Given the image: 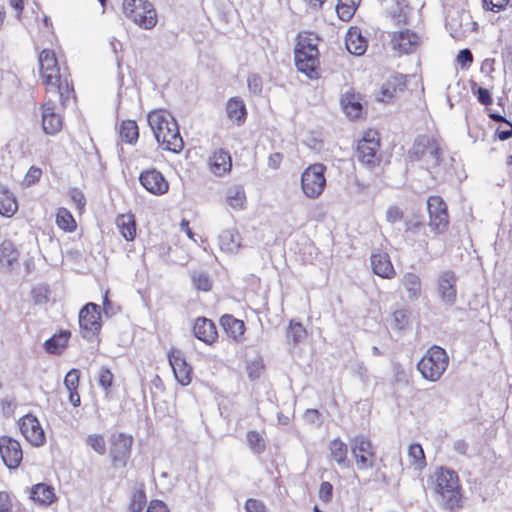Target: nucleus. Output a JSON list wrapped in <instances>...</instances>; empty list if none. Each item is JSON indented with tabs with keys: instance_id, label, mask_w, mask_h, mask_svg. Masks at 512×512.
<instances>
[{
	"instance_id": "nucleus-1",
	"label": "nucleus",
	"mask_w": 512,
	"mask_h": 512,
	"mask_svg": "<svg viewBox=\"0 0 512 512\" xmlns=\"http://www.w3.org/2000/svg\"><path fill=\"white\" fill-rule=\"evenodd\" d=\"M148 124L153 131L157 143L163 150L180 153L184 141L179 126L172 114L166 110H154L147 116Z\"/></svg>"
},
{
	"instance_id": "nucleus-2",
	"label": "nucleus",
	"mask_w": 512,
	"mask_h": 512,
	"mask_svg": "<svg viewBox=\"0 0 512 512\" xmlns=\"http://www.w3.org/2000/svg\"><path fill=\"white\" fill-rule=\"evenodd\" d=\"M434 491L441 498L446 510L456 511L464 506V494L458 474L447 467H439L434 473Z\"/></svg>"
},
{
	"instance_id": "nucleus-3",
	"label": "nucleus",
	"mask_w": 512,
	"mask_h": 512,
	"mask_svg": "<svg viewBox=\"0 0 512 512\" xmlns=\"http://www.w3.org/2000/svg\"><path fill=\"white\" fill-rule=\"evenodd\" d=\"M410 158L430 173H439L443 162L441 143L432 136L418 135L409 151Z\"/></svg>"
},
{
	"instance_id": "nucleus-4",
	"label": "nucleus",
	"mask_w": 512,
	"mask_h": 512,
	"mask_svg": "<svg viewBox=\"0 0 512 512\" xmlns=\"http://www.w3.org/2000/svg\"><path fill=\"white\" fill-rule=\"evenodd\" d=\"M318 37L312 33L299 34L294 50L297 69L310 79L317 78L319 66Z\"/></svg>"
},
{
	"instance_id": "nucleus-5",
	"label": "nucleus",
	"mask_w": 512,
	"mask_h": 512,
	"mask_svg": "<svg viewBox=\"0 0 512 512\" xmlns=\"http://www.w3.org/2000/svg\"><path fill=\"white\" fill-rule=\"evenodd\" d=\"M40 73L47 92L58 95L62 105H65L69 97V86L67 83L61 82L59 67L55 53L51 50L44 49L39 55Z\"/></svg>"
},
{
	"instance_id": "nucleus-6",
	"label": "nucleus",
	"mask_w": 512,
	"mask_h": 512,
	"mask_svg": "<svg viewBox=\"0 0 512 512\" xmlns=\"http://www.w3.org/2000/svg\"><path fill=\"white\" fill-rule=\"evenodd\" d=\"M449 365V357L440 346H431L417 364L421 375L431 382L438 381Z\"/></svg>"
},
{
	"instance_id": "nucleus-7",
	"label": "nucleus",
	"mask_w": 512,
	"mask_h": 512,
	"mask_svg": "<svg viewBox=\"0 0 512 512\" xmlns=\"http://www.w3.org/2000/svg\"><path fill=\"white\" fill-rule=\"evenodd\" d=\"M134 438L123 432L113 433L109 437V456L115 469L125 468L132 453Z\"/></svg>"
},
{
	"instance_id": "nucleus-8",
	"label": "nucleus",
	"mask_w": 512,
	"mask_h": 512,
	"mask_svg": "<svg viewBox=\"0 0 512 512\" xmlns=\"http://www.w3.org/2000/svg\"><path fill=\"white\" fill-rule=\"evenodd\" d=\"M326 166L315 163L308 166L301 175V188L305 196L310 199L318 198L326 187Z\"/></svg>"
},
{
	"instance_id": "nucleus-9",
	"label": "nucleus",
	"mask_w": 512,
	"mask_h": 512,
	"mask_svg": "<svg viewBox=\"0 0 512 512\" xmlns=\"http://www.w3.org/2000/svg\"><path fill=\"white\" fill-rule=\"evenodd\" d=\"M351 453L360 471L371 469L376 460V449L371 439L366 435H357L350 441Z\"/></svg>"
},
{
	"instance_id": "nucleus-10",
	"label": "nucleus",
	"mask_w": 512,
	"mask_h": 512,
	"mask_svg": "<svg viewBox=\"0 0 512 512\" xmlns=\"http://www.w3.org/2000/svg\"><path fill=\"white\" fill-rule=\"evenodd\" d=\"M379 147L377 133L369 131L358 142L355 157L361 164L372 170L380 164Z\"/></svg>"
},
{
	"instance_id": "nucleus-11",
	"label": "nucleus",
	"mask_w": 512,
	"mask_h": 512,
	"mask_svg": "<svg viewBox=\"0 0 512 512\" xmlns=\"http://www.w3.org/2000/svg\"><path fill=\"white\" fill-rule=\"evenodd\" d=\"M79 327L84 339L92 340L98 336L102 327L101 311L98 305L88 303L80 310Z\"/></svg>"
},
{
	"instance_id": "nucleus-12",
	"label": "nucleus",
	"mask_w": 512,
	"mask_h": 512,
	"mask_svg": "<svg viewBox=\"0 0 512 512\" xmlns=\"http://www.w3.org/2000/svg\"><path fill=\"white\" fill-rule=\"evenodd\" d=\"M21 434L32 446L40 447L46 442V435L39 420L33 414H26L18 420Z\"/></svg>"
},
{
	"instance_id": "nucleus-13",
	"label": "nucleus",
	"mask_w": 512,
	"mask_h": 512,
	"mask_svg": "<svg viewBox=\"0 0 512 512\" xmlns=\"http://www.w3.org/2000/svg\"><path fill=\"white\" fill-rule=\"evenodd\" d=\"M429 226L436 233L444 232L449 224L447 206L439 196H430L427 200Z\"/></svg>"
},
{
	"instance_id": "nucleus-14",
	"label": "nucleus",
	"mask_w": 512,
	"mask_h": 512,
	"mask_svg": "<svg viewBox=\"0 0 512 512\" xmlns=\"http://www.w3.org/2000/svg\"><path fill=\"white\" fill-rule=\"evenodd\" d=\"M175 379L182 386H188L193 379V369L187 362L183 352L172 347L167 354Z\"/></svg>"
},
{
	"instance_id": "nucleus-15",
	"label": "nucleus",
	"mask_w": 512,
	"mask_h": 512,
	"mask_svg": "<svg viewBox=\"0 0 512 512\" xmlns=\"http://www.w3.org/2000/svg\"><path fill=\"white\" fill-rule=\"evenodd\" d=\"M0 455L4 464L9 469L17 468L23 458V452L20 443L9 436L0 437Z\"/></svg>"
},
{
	"instance_id": "nucleus-16",
	"label": "nucleus",
	"mask_w": 512,
	"mask_h": 512,
	"mask_svg": "<svg viewBox=\"0 0 512 512\" xmlns=\"http://www.w3.org/2000/svg\"><path fill=\"white\" fill-rule=\"evenodd\" d=\"M140 184L153 195H163L169 190V183L161 172L148 169L139 175Z\"/></svg>"
},
{
	"instance_id": "nucleus-17",
	"label": "nucleus",
	"mask_w": 512,
	"mask_h": 512,
	"mask_svg": "<svg viewBox=\"0 0 512 512\" xmlns=\"http://www.w3.org/2000/svg\"><path fill=\"white\" fill-rule=\"evenodd\" d=\"M41 118L42 129L46 134L55 135L62 129V117L50 99L41 105Z\"/></svg>"
},
{
	"instance_id": "nucleus-18",
	"label": "nucleus",
	"mask_w": 512,
	"mask_h": 512,
	"mask_svg": "<svg viewBox=\"0 0 512 512\" xmlns=\"http://www.w3.org/2000/svg\"><path fill=\"white\" fill-rule=\"evenodd\" d=\"M327 459L341 468L349 466V445L341 438L335 437L328 442Z\"/></svg>"
},
{
	"instance_id": "nucleus-19",
	"label": "nucleus",
	"mask_w": 512,
	"mask_h": 512,
	"mask_svg": "<svg viewBox=\"0 0 512 512\" xmlns=\"http://www.w3.org/2000/svg\"><path fill=\"white\" fill-rule=\"evenodd\" d=\"M194 336L207 345L214 344L218 339V332L215 323L206 318L198 317L193 325Z\"/></svg>"
},
{
	"instance_id": "nucleus-20",
	"label": "nucleus",
	"mask_w": 512,
	"mask_h": 512,
	"mask_svg": "<svg viewBox=\"0 0 512 512\" xmlns=\"http://www.w3.org/2000/svg\"><path fill=\"white\" fill-rule=\"evenodd\" d=\"M471 25V16L468 11L448 10L446 15V26L451 30L453 37L465 32Z\"/></svg>"
},
{
	"instance_id": "nucleus-21",
	"label": "nucleus",
	"mask_w": 512,
	"mask_h": 512,
	"mask_svg": "<svg viewBox=\"0 0 512 512\" xmlns=\"http://www.w3.org/2000/svg\"><path fill=\"white\" fill-rule=\"evenodd\" d=\"M220 325L225 334L234 342L244 341L246 326L243 320L237 319L231 314H224L220 317Z\"/></svg>"
},
{
	"instance_id": "nucleus-22",
	"label": "nucleus",
	"mask_w": 512,
	"mask_h": 512,
	"mask_svg": "<svg viewBox=\"0 0 512 512\" xmlns=\"http://www.w3.org/2000/svg\"><path fill=\"white\" fill-rule=\"evenodd\" d=\"M392 44L393 48L399 52L412 53L418 48L420 37L410 30H404L394 35Z\"/></svg>"
},
{
	"instance_id": "nucleus-23",
	"label": "nucleus",
	"mask_w": 512,
	"mask_h": 512,
	"mask_svg": "<svg viewBox=\"0 0 512 512\" xmlns=\"http://www.w3.org/2000/svg\"><path fill=\"white\" fill-rule=\"evenodd\" d=\"M128 18L144 29H152L157 24V13L151 2L135 10Z\"/></svg>"
},
{
	"instance_id": "nucleus-24",
	"label": "nucleus",
	"mask_w": 512,
	"mask_h": 512,
	"mask_svg": "<svg viewBox=\"0 0 512 512\" xmlns=\"http://www.w3.org/2000/svg\"><path fill=\"white\" fill-rule=\"evenodd\" d=\"M71 331L68 329H61L54 333L49 339H47L43 346L48 354L60 355L68 347L71 339Z\"/></svg>"
},
{
	"instance_id": "nucleus-25",
	"label": "nucleus",
	"mask_w": 512,
	"mask_h": 512,
	"mask_svg": "<svg viewBox=\"0 0 512 512\" xmlns=\"http://www.w3.org/2000/svg\"><path fill=\"white\" fill-rule=\"evenodd\" d=\"M345 45L349 53L360 56L367 50V40L358 27H351L345 36Z\"/></svg>"
},
{
	"instance_id": "nucleus-26",
	"label": "nucleus",
	"mask_w": 512,
	"mask_h": 512,
	"mask_svg": "<svg viewBox=\"0 0 512 512\" xmlns=\"http://www.w3.org/2000/svg\"><path fill=\"white\" fill-rule=\"evenodd\" d=\"M30 498L41 506H49L57 500L55 489L46 483H38L31 487Z\"/></svg>"
},
{
	"instance_id": "nucleus-27",
	"label": "nucleus",
	"mask_w": 512,
	"mask_h": 512,
	"mask_svg": "<svg viewBox=\"0 0 512 512\" xmlns=\"http://www.w3.org/2000/svg\"><path fill=\"white\" fill-rule=\"evenodd\" d=\"M371 267L373 272L382 278H392L395 270L387 253L377 252L371 255Z\"/></svg>"
},
{
	"instance_id": "nucleus-28",
	"label": "nucleus",
	"mask_w": 512,
	"mask_h": 512,
	"mask_svg": "<svg viewBox=\"0 0 512 512\" xmlns=\"http://www.w3.org/2000/svg\"><path fill=\"white\" fill-rule=\"evenodd\" d=\"M210 170L216 176H222L229 172L232 167V161L229 153L224 149L216 150L209 158Z\"/></svg>"
},
{
	"instance_id": "nucleus-29",
	"label": "nucleus",
	"mask_w": 512,
	"mask_h": 512,
	"mask_svg": "<svg viewBox=\"0 0 512 512\" xmlns=\"http://www.w3.org/2000/svg\"><path fill=\"white\" fill-rule=\"evenodd\" d=\"M227 117L238 126L242 125L246 120V106L244 101L239 97L230 98L226 104Z\"/></svg>"
},
{
	"instance_id": "nucleus-30",
	"label": "nucleus",
	"mask_w": 512,
	"mask_h": 512,
	"mask_svg": "<svg viewBox=\"0 0 512 512\" xmlns=\"http://www.w3.org/2000/svg\"><path fill=\"white\" fill-rule=\"evenodd\" d=\"M18 257L19 252L11 241L5 240L0 244V266L2 268L12 270L18 262Z\"/></svg>"
},
{
	"instance_id": "nucleus-31",
	"label": "nucleus",
	"mask_w": 512,
	"mask_h": 512,
	"mask_svg": "<svg viewBox=\"0 0 512 512\" xmlns=\"http://www.w3.org/2000/svg\"><path fill=\"white\" fill-rule=\"evenodd\" d=\"M18 210L16 197L9 189L0 184V214L5 217L13 216Z\"/></svg>"
},
{
	"instance_id": "nucleus-32",
	"label": "nucleus",
	"mask_w": 512,
	"mask_h": 512,
	"mask_svg": "<svg viewBox=\"0 0 512 512\" xmlns=\"http://www.w3.org/2000/svg\"><path fill=\"white\" fill-rule=\"evenodd\" d=\"M219 245L221 250L225 252H237L241 246L239 233L234 229L224 230L219 235Z\"/></svg>"
},
{
	"instance_id": "nucleus-33",
	"label": "nucleus",
	"mask_w": 512,
	"mask_h": 512,
	"mask_svg": "<svg viewBox=\"0 0 512 512\" xmlns=\"http://www.w3.org/2000/svg\"><path fill=\"white\" fill-rule=\"evenodd\" d=\"M341 105L349 118L357 119L360 117L363 107L359 96L347 92L341 98Z\"/></svg>"
},
{
	"instance_id": "nucleus-34",
	"label": "nucleus",
	"mask_w": 512,
	"mask_h": 512,
	"mask_svg": "<svg viewBox=\"0 0 512 512\" xmlns=\"http://www.w3.org/2000/svg\"><path fill=\"white\" fill-rule=\"evenodd\" d=\"M116 225L125 240L132 241L135 238L136 223L133 214L119 215L116 219Z\"/></svg>"
},
{
	"instance_id": "nucleus-35",
	"label": "nucleus",
	"mask_w": 512,
	"mask_h": 512,
	"mask_svg": "<svg viewBox=\"0 0 512 512\" xmlns=\"http://www.w3.org/2000/svg\"><path fill=\"white\" fill-rule=\"evenodd\" d=\"M407 454L410 466L413 467L414 470L422 471L427 466L424 450L419 443L410 444Z\"/></svg>"
},
{
	"instance_id": "nucleus-36",
	"label": "nucleus",
	"mask_w": 512,
	"mask_h": 512,
	"mask_svg": "<svg viewBox=\"0 0 512 512\" xmlns=\"http://www.w3.org/2000/svg\"><path fill=\"white\" fill-rule=\"evenodd\" d=\"M226 201L233 209H243L246 202L245 191L242 186L235 185L230 187L226 193Z\"/></svg>"
},
{
	"instance_id": "nucleus-37",
	"label": "nucleus",
	"mask_w": 512,
	"mask_h": 512,
	"mask_svg": "<svg viewBox=\"0 0 512 512\" xmlns=\"http://www.w3.org/2000/svg\"><path fill=\"white\" fill-rule=\"evenodd\" d=\"M120 136L123 141L132 144L139 137L137 123L133 120H125L120 125Z\"/></svg>"
},
{
	"instance_id": "nucleus-38",
	"label": "nucleus",
	"mask_w": 512,
	"mask_h": 512,
	"mask_svg": "<svg viewBox=\"0 0 512 512\" xmlns=\"http://www.w3.org/2000/svg\"><path fill=\"white\" fill-rule=\"evenodd\" d=\"M360 0H338L336 11L339 18L343 21L350 20L357 8Z\"/></svg>"
},
{
	"instance_id": "nucleus-39",
	"label": "nucleus",
	"mask_w": 512,
	"mask_h": 512,
	"mask_svg": "<svg viewBox=\"0 0 512 512\" xmlns=\"http://www.w3.org/2000/svg\"><path fill=\"white\" fill-rule=\"evenodd\" d=\"M247 444L250 450L255 454H262L266 449V442L261 433L250 430L246 434Z\"/></svg>"
},
{
	"instance_id": "nucleus-40",
	"label": "nucleus",
	"mask_w": 512,
	"mask_h": 512,
	"mask_svg": "<svg viewBox=\"0 0 512 512\" xmlns=\"http://www.w3.org/2000/svg\"><path fill=\"white\" fill-rule=\"evenodd\" d=\"M189 275L195 288H211L212 282L205 269L200 267L191 269Z\"/></svg>"
},
{
	"instance_id": "nucleus-41",
	"label": "nucleus",
	"mask_w": 512,
	"mask_h": 512,
	"mask_svg": "<svg viewBox=\"0 0 512 512\" xmlns=\"http://www.w3.org/2000/svg\"><path fill=\"white\" fill-rule=\"evenodd\" d=\"M86 444L97 454L104 455L107 452L106 440L102 434H89L85 440Z\"/></svg>"
},
{
	"instance_id": "nucleus-42",
	"label": "nucleus",
	"mask_w": 512,
	"mask_h": 512,
	"mask_svg": "<svg viewBox=\"0 0 512 512\" xmlns=\"http://www.w3.org/2000/svg\"><path fill=\"white\" fill-rule=\"evenodd\" d=\"M405 87V82L402 80V78L395 79V82H387L381 89V97L379 98L380 101H389L394 97V93L396 92L397 88L402 91Z\"/></svg>"
},
{
	"instance_id": "nucleus-43",
	"label": "nucleus",
	"mask_w": 512,
	"mask_h": 512,
	"mask_svg": "<svg viewBox=\"0 0 512 512\" xmlns=\"http://www.w3.org/2000/svg\"><path fill=\"white\" fill-rule=\"evenodd\" d=\"M458 277L453 270L447 269L439 273L437 283L438 288H455Z\"/></svg>"
},
{
	"instance_id": "nucleus-44",
	"label": "nucleus",
	"mask_w": 512,
	"mask_h": 512,
	"mask_svg": "<svg viewBox=\"0 0 512 512\" xmlns=\"http://www.w3.org/2000/svg\"><path fill=\"white\" fill-rule=\"evenodd\" d=\"M147 497L143 489L135 491L128 506V512H141L146 504Z\"/></svg>"
},
{
	"instance_id": "nucleus-45",
	"label": "nucleus",
	"mask_w": 512,
	"mask_h": 512,
	"mask_svg": "<svg viewBox=\"0 0 512 512\" xmlns=\"http://www.w3.org/2000/svg\"><path fill=\"white\" fill-rule=\"evenodd\" d=\"M307 335V331L305 327L299 322H290L289 329L287 331V338L293 341L294 343H298L305 339Z\"/></svg>"
},
{
	"instance_id": "nucleus-46",
	"label": "nucleus",
	"mask_w": 512,
	"mask_h": 512,
	"mask_svg": "<svg viewBox=\"0 0 512 512\" xmlns=\"http://www.w3.org/2000/svg\"><path fill=\"white\" fill-rule=\"evenodd\" d=\"M265 369L262 359H254L247 363L246 372L250 380H255L261 376Z\"/></svg>"
},
{
	"instance_id": "nucleus-47",
	"label": "nucleus",
	"mask_w": 512,
	"mask_h": 512,
	"mask_svg": "<svg viewBox=\"0 0 512 512\" xmlns=\"http://www.w3.org/2000/svg\"><path fill=\"white\" fill-rule=\"evenodd\" d=\"M114 381V375L112 371L107 367H101L98 371V383L99 385L108 392Z\"/></svg>"
},
{
	"instance_id": "nucleus-48",
	"label": "nucleus",
	"mask_w": 512,
	"mask_h": 512,
	"mask_svg": "<svg viewBox=\"0 0 512 512\" xmlns=\"http://www.w3.org/2000/svg\"><path fill=\"white\" fill-rule=\"evenodd\" d=\"M79 383H80V371L76 368L69 370L64 378V385H65L67 391L78 389Z\"/></svg>"
},
{
	"instance_id": "nucleus-49",
	"label": "nucleus",
	"mask_w": 512,
	"mask_h": 512,
	"mask_svg": "<svg viewBox=\"0 0 512 512\" xmlns=\"http://www.w3.org/2000/svg\"><path fill=\"white\" fill-rule=\"evenodd\" d=\"M248 89L255 95H260L263 89L262 78L257 74H249L247 77Z\"/></svg>"
},
{
	"instance_id": "nucleus-50",
	"label": "nucleus",
	"mask_w": 512,
	"mask_h": 512,
	"mask_svg": "<svg viewBox=\"0 0 512 512\" xmlns=\"http://www.w3.org/2000/svg\"><path fill=\"white\" fill-rule=\"evenodd\" d=\"M56 221L59 227L64 230H71L70 224H74L71 214L65 209L58 212Z\"/></svg>"
},
{
	"instance_id": "nucleus-51",
	"label": "nucleus",
	"mask_w": 512,
	"mask_h": 512,
	"mask_svg": "<svg viewBox=\"0 0 512 512\" xmlns=\"http://www.w3.org/2000/svg\"><path fill=\"white\" fill-rule=\"evenodd\" d=\"M148 0H124L123 1V12L128 17L135 10L140 9L143 5H145Z\"/></svg>"
},
{
	"instance_id": "nucleus-52",
	"label": "nucleus",
	"mask_w": 512,
	"mask_h": 512,
	"mask_svg": "<svg viewBox=\"0 0 512 512\" xmlns=\"http://www.w3.org/2000/svg\"><path fill=\"white\" fill-rule=\"evenodd\" d=\"M17 407V402L14 397L4 398L0 401L1 412L5 416H11L14 414Z\"/></svg>"
},
{
	"instance_id": "nucleus-53",
	"label": "nucleus",
	"mask_w": 512,
	"mask_h": 512,
	"mask_svg": "<svg viewBox=\"0 0 512 512\" xmlns=\"http://www.w3.org/2000/svg\"><path fill=\"white\" fill-rule=\"evenodd\" d=\"M246 512H269L265 504L257 499L249 498L245 502Z\"/></svg>"
},
{
	"instance_id": "nucleus-54",
	"label": "nucleus",
	"mask_w": 512,
	"mask_h": 512,
	"mask_svg": "<svg viewBox=\"0 0 512 512\" xmlns=\"http://www.w3.org/2000/svg\"><path fill=\"white\" fill-rule=\"evenodd\" d=\"M13 499L9 492L0 491V512H12Z\"/></svg>"
},
{
	"instance_id": "nucleus-55",
	"label": "nucleus",
	"mask_w": 512,
	"mask_h": 512,
	"mask_svg": "<svg viewBox=\"0 0 512 512\" xmlns=\"http://www.w3.org/2000/svg\"><path fill=\"white\" fill-rule=\"evenodd\" d=\"M424 228V222L417 217L405 221V231L418 234Z\"/></svg>"
},
{
	"instance_id": "nucleus-56",
	"label": "nucleus",
	"mask_w": 512,
	"mask_h": 512,
	"mask_svg": "<svg viewBox=\"0 0 512 512\" xmlns=\"http://www.w3.org/2000/svg\"><path fill=\"white\" fill-rule=\"evenodd\" d=\"M332 495H333V486L330 482L328 481H324L320 484V488H319V498L323 501V502H329L331 501L332 499Z\"/></svg>"
},
{
	"instance_id": "nucleus-57",
	"label": "nucleus",
	"mask_w": 512,
	"mask_h": 512,
	"mask_svg": "<svg viewBox=\"0 0 512 512\" xmlns=\"http://www.w3.org/2000/svg\"><path fill=\"white\" fill-rule=\"evenodd\" d=\"M509 0H482L483 7L493 12H499L505 8Z\"/></svg>"
},
{
	"instance_id": "nucleus-58",
	"label": "nucleus",
	"mask_w": 512,
	"mask_h": 512,
	"mask_svg": "<svg viewBox=\"0 0 512 512\" xmlns=\"http://www.w3.org/2000/svg\"><path fill=\"white\" fill-rule=\"evenodd\" d=\"M403 218V211L397 206H390L386 211V220L394 224Z\"/></svg>"
},
{
	"instance_id": "nucleus-59",
	"label": "nucleus",
	"mask_w": 512,
	"mask_h": 512,
	"mask_svg": "<svg viewBox=\"0 0 512 512\" xmlns=\"http://www.w3.org/2000/svg\"><path fill=\"white\" fill-rule=\"evenodd\" d=\"M146 512H170V510L163 501L153 499L149 502Z\"/></svg>"
},
{
	"instance_id": "nucleus-60",
	"label": "nucleus",
	"mask_w": 512,
	"mask_h": 512,
	"mask_svg": "<svg viewBox=\"0 0 512 512\" xmlns=\"http://www.w3.org/2000/svg\"><path fill=\"white\" fill-rule=\"evenodd\" d=\"M456 59L461 67L464 68L472 63L473 56L469 49H463L459 51Z\"/></svg>"
},
{
	"instance_id": "nucleus-61",
	"label": "nucleus",
	"mask_w": 512,
	"mask_h": 512,
	"mask_svg": "<svg viewBox=\"0 0 512 512\" xmlns=\"http://www.w3.org/2000/svg\"><path fill=\"white\" fill-rule=\"evenodd\" d=\"M41 174H42V171L40 168H37L35 166L30 167V169L28 170V172L26 173V176H25L26 184L27 185L34 184L35 182H37L40 179Z\"/></svg>"
},
{
	"instance_id": "nucleus-62",
	"label": "nucleus",
	"mask_w": 512,
	"mask_h": 512,
	"mask_svg": "<svg viewBox=\"0 0 512 512\" xmlns=\"http://www.w3.org/2000/svg\"><path fill=\"white\" fill-rule=\"evenodd\" d=\"M421 284L420 278L415 273H406L403 276V285L407 288H413Z\"/></svg>"
},
{
	"instance_id": "nucleus-63",
	"label": "nucleus",
	"mask_w": 512,
	"mask_h": 512,
	"mask_svg": "<svg viewBox=\"0 0 512 512\" xmlns=\"http://www.w3.org/2000/svg\"><path fill=\"white\" fill-rule=\"evenodd\" d=\"M477 98L478 101L483 105H488L492 102V97L490 92L483 87H479L477 90Z\"/></svg>"
},
{
	"instance_id": "nucleus-64",
	"label": "nucleus",
	"mask_w": 512,
	"mask_h": 512,
	"mask_svg": "<svg viewBox=\"0 0 512 512\" xmlns=\"http://www.w3.org/2000/svg\"><path fill=\"white\" fill-rule=\"evenodd\" d=\"M282 160H283V155L281 153H273L271 154L269 157H268V167H270L271 169H278L282 163Z\"/></svg>"
}]
</instances>
